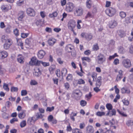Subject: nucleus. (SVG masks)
Here are the masks:
<instances>
[{
  "mask_svg": "<svg viewBox=\"0 0 133 133\" xmlns=\"http://www.w3.org/2000/svg\"><path fill=\"white\" fill-rule=\"evenodd\" d=\"M83 12V10L82 8L81 7L77 8L75 12V15L77 16L82 15Z\"/></svg>",
  "mask_w": 133,
  "mask_h": 133,
  "instance_id": "0eeeda50",
  "label": "nucleus"
},
{
  "mask_svg": "<svg viewBox=\"0 0 133 133\" xmlns=\"http://www.w3.org/2000/svg\"><path fill=\"white\" fill-rule=\"evenodd\" d=\"M67 73V70L65 68L62 69L61 71L62 76V77L64 76H65Z\"/></svg>",
  "mask_w": 133,
  "mask_h": 133,
  "instance_id": "4be33fe9",
  "label": "nucleus"
},
{
  "mask_svg": "<svg viewBox=\"0 0 133 133\" xmlns=\"http://www.w3.org/2000/svg\"><path fill=\"white\" fill-rule=\"evenodd\" d=\"M123 72L121 70L119 71V74L117 76V81L120 80L122 77Z\"/></svg>",
  "mask_w": 133,
  "mask_h": 133,
  "instance_id": "412c9836",
  "label": "nucleus"
},
{
  "mask_svg": "<svg viewBox=\"0 0 133 133\" xmlns=\"http://www.w3.org/2000/svg\"><path fill=\"white\" fill-rule=\"evenodd\" d=\"M101 78V77L99 76L97 78L96 83V86L98 87H99L101 84V83L100 81Z\"/></svg>",
  "mask_w": 133,
  "mask_h": 133,
  "instance_id": "a211bd4d",
  "label": "nucleus"
},
{
  "mask_svg": "<svg viewBox=\"0 0 133 133\" xmlns=\"http://www.w3.org/2000/svg\"><path fill=\"white\" fill-rule=\"evenodd\" d=\"M18 88L17 87H12L11 88V91L12 92H17L18 90Z\"/></svg>",
  "mask_w": 133,
  "mask_h": 133,
  "instance_id": "58836bf2",
  "label": "nucleus"
},
{
  "mask_svg": "<svg viewBox=\"0 0 133 133\" xmlns=\"http://www.w3.org/2000/svg\"><path fill=\"white\" fill-rule=\"evenodd\" d=\"M25 116V114L24 112H21L20 113L18 114V116L21 119L24 118Z\"/></svg>",
  "mask_w": 133,
  "mask_h": 133,
  "instance_id": "393cba45",
  "label": "nucleus"
},
{
  "mask_svg": "<svg viewBox=\"0 0 133 133\" xmlns=\"http://www.w3.org/2000/svg\"><path fill=\"white\" fill-rule=\"evenodd\" d=\"M19 17L18 19L20 21H22V20L23 18L25 16V15L24 14V12L22 11L19 12L18 14Z\"/></svg>",
  "mask_w": 133,
  "mask_h": 133,
  "instance_id": "4468645a",
  "label": "nucleus"
},
{
  "mask_svg": "<svg viewBox=\"0 0 133 133\" xmlns=\"http://www.w3.org/2000/svg\"><path fill=\"white\" fill-rule=\"evenodd\" d=\"M11 105V103L9 101H7L6 103L5 106L8 108Z\"/></svg>",
  "mask_w": 133,
  "mask_h": 133,
  "instance_id": "e2e57ef3",
  "label": "nucleus"
},
{
  "mask_svg": "<svg viewBox=\"0 0 133 133\" xmlns=\"http://www.w3.org/2000/svg\"><path fill=\"white\" fill-rule=\"evenodd\" d=\"M116 56V53H115L114 55L112 56H110L108 59L110 61L112 59H114L115 57Z\"/></svg>",
  "mask_w": 133,
  "mask_h": 133,
  "instance_id": "5fc2aeb1",
  "label": "nucleus"
},
{
  "mask_svg": "<svg viewBox=\"0 0 133 133\" xmlns=\"http://www.w3.org/2000/svg\"><path fill=\"white\" fill-rule=\"evenodd\" d=\"M97 63L99 64H102L105 61L106 58L103 54L99 53L97 56Z\"/></svg>",
  "mask_w": 133,
  "mask_h": 133,
  "instance_id": "f257e3e1",
  "label": "nucleus"
},
{
  "mask_svg": "<svg viewBox=\"0 0 133 133\" xmlns=\"http://www.w3.org/2000/svg\"><path fill=\"white\" fill-rule=\"evenodd\" d=\"M93 49L94 50H97L99 49V47L97 44L94 45L93 48Z\"/></svg>",
  "mask_w": 133,
  "mask_h": 133,
  "instance_id": "4d7b16f0",
  "label": "nucleus"
},
{
  "mask_svg": "<svg viewBox=\"0 0 133 133\" xmlns=\"http://www.w3.org/2000/svg\"><path fill=\"white\" fill-rule=\"evenodd\" d=\"M61 5L62 6H63L66 4V0H63L62 1H61Z\"/></svg>",
  "mask_w": 133,
  "mask_h": 133,
  "instance_id": "bf43d9fd",
  "label": "nucleus"
},
{
  "mask_svg": "<svg viewBox=\"0 0 133 133\" xmlns=\"http://www.w3.org/2000/svg\"><path fill=\"white\" fill-rule=\"evenodd\" d=\"M92 4L91 0H87L86 3L87 7L88 9H90L91 7Z\"/></svg>",
  "mask_w": 133,
  "mask_h": 133,
  "instance_id": "2eb2a0df",
  "label": "nucleus"
},
{
  "mask_svg": "<svg viewBox=\"0 0 133 133\" xmlns=\"http://www.w3.org/2000/svg\"><path fill=\"white\" fill-rule=\"evenodd\" d=\"M46 53L43 50H40L38 52L37 55L38 57L40 59L43 58L45 55Z\"/></svg>",
  "mask_w": 133,
  "mask_h": 133,
  "instance_id": "9b49d317",
  "label": "nucleus"
},
{
  "mask_svg": "<svg viewBox=\"0 0 133 133\" xmlns=\"http://www.w3.org/2000/svg\"><path fill=\"white\" fill-rule=\"evenodd\" d=\"M118 34L121 37H123L125 35L124 32L122 30H119L118 32Z\"/></svg>",
  "mask_w": 133,
  "mask_h": 133,
  "instance_id": "a878e982",
  "label": "nucleus"
},
{
  "mask_svg": "<svg viewBox=\"0 0 133 133\" xmlns=\"http://www.w3.org/2000/svg\"><path fill=\"white\" fill-rule=\"evenodd\" d=\"M74 95L75 96H77L80 97L82 95V93L79 90H76L74 92Z\"/></svg>",
  "mask_w": 133,
  "mask_h": 133,
  "instance_id": "5701e85b",
  "label": "nucleus"
},
{
  "mask_svg": "<svg viewBox=\"0 0 133 133\" xmlns=\"http://www.w3.org/2000/svg\"><path fill=\"white\" fill-rule=\"evenodd\" d=\"M119 15L122 18H124L126 16V14L125 12L121 11L119 13Z\"/></svg>",
  "mask_w": 133,
  "mask_h": 133,
  "instance_id": "7c9ffc66",
  "label": "nucleus"
},
{
  "mask_svg": "<svg viewBox=\"0 0 133 133\" xmlns=\"http://www.w3.org/2000/svg\"><path fill=\"white\" fill-rule=\"evenodd\" d=\"M73 78L72 75V74H69L68 75L66 78V79L68 81H71Z\"/></svg>",
  "mask_w": 133,
  "mask_h": 133,
  "instance_id": "cd10ccee",
  "label": "nucleus"
},
{
  "mask_svg": "<svg viewBox=\"0 0 133 133\" xmlns=\"http://www.w3.org/2000/svg\"><path fill=\"white\" fill-rule=\"evenodd\" d=\"M7 52L5 51H0V59H3L6 57L8 56Z\"/></svg>",
  "mask_w": 133,
  "mask_h": 133,
  "instance_id": "9d476101",
  "label": "nucleus"
},
{
  "mask_svg": "<svg viewBox=\"0 0 133 133\" xmlns=\"http://www.w3.org/2000/svg\"><path fill=\"white\" fill-rule=\"evenodd\" d=\"M76 25V22L74 20H70L68 23V28L69 29L71 30L72 31L74 32L73 29L75 27Z\"/></svg>",
  "mask_w": 133,
  "mask_h": 133,
  "instance_id": "20e7f679",
  "label": "nucleus"
},
{
  "mask_svg": "<svg viewBox=\"0 0 133 133\" xmlns=\"http://www.w3.org/2000/svg\"><path fill=\"white\" fill-rule=\"evenodd\" d=\"M105 114V112H104L98 111L96 113V115L97 116L100 117H101L103 116Z\"/></svg>",
  "mask_w": 133,
  "mask_h": 133,
  "instance_id": "2f4dec72",
  "label": "nucleus"
},
{
  "mask_svg": "<svg viewBox=\"0 0 133 133\" xmlns=\"http://www.w3.org/2000/svg\"><path fill=\"white\" fill-rule=\"evenodd\" d=\"M116 12L115 9L111 7L107 9L105 11V12L107 15L110 17L113 16L115 14Z\"/></svg>",
  "mask_w": 133,
  "mask_h": 133,
  "instance_id": "7ed1b4c3",
  "label": "nucleus"
},
{
  "mask_svg": "<svg viewBox=\"0 0 133 133\" xmlns=\"http://www.w3.org/2000/svg\"><path fill=\"white\" fill-rule=\"evenodd\" d=\"M84 81L82 79H79L78 81L77 84H84L85 83Z\"/></svg>",
  "mask_w": 133,
  "mask_h": 133,
  "instance_id": "a19ab883",
  "label": "nucleus"
},
{
  "mask_svg": "<svg viewBox=\"0 0 133 133\" xmlns=\"http://www.w3.org/2000/svg\"><path fill=\"white\" fill-rule=\"evenodd\" d=\"M92 15L91 13L90 12H88L86 15L85 17V18L86 19L88 18L91 17Z\"/></svg>",
  "mask_w": 133,
  "mask_h": 133,
  "instance_id": "49530a36",
  "label": "nucleus"
},
{
  "mask_svg": "<svg viewBox=\"0 0 133 133\" xmlns=\"http://www.w3.org/2000/svg\"><path fill=\"white\" fill-rule=\"evenodd\" d=\"M86 130L88 133H93L94 132V128L91 125L89 126L86 128Z\"/></svg>",
  "mask_w": 133,
  "mask_h": 133,
  "instance_id": "ddd939ff",
  "label": "nucleus"
},
{
  "mask_svg": "<svg viewBox=\"0 0 133 133\" xmlns=\"http://www.w3.org/2000/svg\"><path fill=\"white\" fill-rule=\"evenodd\" d=\"M53 116L52 115H49L48 117V120L49 122H51V121L53 119Z\"/></svg>",
  "mask_w": 133,
  "mask_h": 133,
  "instance_id": "13d9d810",
  "label": "nucleus"
},
{
  "mask_svg": "<svg viewBox=\"0 0 133 133\" xmlns=\"http://www.w3.org/2000/svg\"><path fill=\"white\" fill-rule=\"evenodd\" d=\"M26 121L25 120L22 121L20 124V126L21 127L23 128L26 125Z\"/></svg>",
  "mask_w": 133,
  "mask_h": 133,
  "instance_id": "ea45409f",
  "label": "nucleus"
},
{
  "mask_svg": "<svg viewBox=\"0 0 133 133\" xmlns=\"http://www.w3.org/2000/svg\"><path fill=\"white\" fill-rule=\"evenodd\" d=\"M37 84V82L35 80H31L30 82V84L32 85H35Z\"/></svg>",
  "mask_w": 133,
  "mask_h": 133,
  "instance_id": "3c124183",
  "label": "nucleus"
},
{
  "mask_svg": "<svg viewBox=\"0 0 133 133\" xmlns=\"http://www.w3.org/2000/svg\"><path fill=\"white\" fill-rule=\"evenodd\" d=\"M64 86L65 88L67 89H69V83L67 82L64 83Z\"/></svg>",
  "mask_w": 133,
  "mask_h": 133,
  "instance_id": "69168bd1",
  "label": "nucleus"
},
{
  "mask_svg": "<svg viewBox=\"0 0 133 133\" xmlns=\"http://www.w3.org/2000/svg\"><path fill=\"white\" fill-rule=\"evenodd\" d=\"M106 107L108 110H111L112 108V107L111 104L110 103H107L106 105Z\"/></svg>",
  "mask_w": 133,
  "mask_h": 133,
  "instance_id": "e433bc0d",
  "label": "nucleus"
},
{
  "mask_svg": "<svg viewBox=\"0 0 133 133\" xmlns=\"http://www.w3.org/2000/svg\"><path fill=\"white\" fill-rule=\"evenodd\" d=\"M117 111L121 116L125 117L127 116V115L123 111L118 110H117Z\"/></svg>",
  "mask_w": 133,
  "mask_h": 133,
  "instance_id": "b1692460",
  "label": "nucleus"
},
{
  "mask_svg": "<svg viewBox=\"0 0 133 133\" xmlns=\"http://www.w3.org/2000/svg\"><path fill=\"white\" fill-rule=\"evenodd\" d=\"M71 55L73 57H75L76 56V51L74 50H73L71 52Z\"/></svg>",
  "mask_w": 133,
  "mask_h": 133,
  "instance_id": "774afa93",
  "label": "nucleus"
},
{
  "mask_svg": "<svg viewBox=\"0 0 133 133\" xmlns=\"http://www.w3.org/2000/svg\"><path fill=\"white\" fill-rule=\"evenodd\" d=\"M85 124L84 123H80L79 125V127L80 129H83L85 127Z\"/></svg>",
  "mask_w": 133,
  "mask_h": 133,
  "instance_id": "680f3d73",
  "label": "nucleus"
},
{
  "mask_svg": "<svg viewBox=\"0 0 133 133\" xmlns=\"http://www.w3.org/2000/svg\"><path fill=\"white\" fill-rule=\"evenodd\" d=\"M55 73L57 77H59L60 76V72L59 69H57Z\"/></svg>",
  "mask_w": 133,
  "mask_h": 133,
  "instance_id": "c03bdc74",
  "label": "nucleus"
},
{
  "mask_svg": "<svg viewBox=\"0 0 133 133\" xmlns=\"http://www.w3.org/2000/svg\"><path fill=\"white\" fill-rule=\"evenodd\" d=\"M9 39H8L4 35H3L2 36L1 38V40L3 42H5L6 41H7Z\"/></svg>",
  "mask_w": 133,
  "mask_h": 133,
  "instance_id": "473e14b6",
  "label": "nucleus"
},
{
  "mask_svg": "<svg viewBox=\"0 0 133 133\" xmlns=\"http://www.w3.org/2000/svg\"><path fill=\"white\" fill-rule=\"evenodd\" d=\"M126 124L128 126L133 125V120H128L126 123Z\"/></svg>",
  "mask_w": 133,
  "mask_h": 133,
  "instance_id": "c85d7f7f",
  "label": "nucleus"
},
{
  "mask_svg": "<svg viewBox=\"0 0 133 133\" xmlns=\"http://www.w3.org/2000/svg\"><path fill=\"white\" fill-rule=\"evenodd\" d=\"M42 64L45 67L49 66V63H46L42 61Z\"/></svg>",
  "mask_w": 133,
  "mask_h": 133,
  "instance_id": "6e6d98bb",
  "label": "nucleus"
},
{
  "mask_svg": "<svg viewBox=\"0 0 133 133\" xmlns=\"http://www.w3.org/2000/svg\"><path fill=\"white\" fill-rule=\"evenodd\" d=\"M23 0H19L17 2V3L18 6H20L23 3Z\"/></svg>",
  "mask_w": 133,
  "mask_h": 133,
  "instance_id": "0e129e2a",
  "label": "nucleus"
},
{
  "mask_svg": "<svg viewBox=\"0 0 133 133\" xmlns=\"http://www.w3.org/2000/svg\"><path fill=\"white\" fill-rule=\"evenodd\" d=\"M36 59L35 58L33 57L30 62V64L31 65H35L37 62Z\"/></svg>",
  "mask_w": 133,
  "mask_h": 133,
  "instance_id": "6ab92c4d",
  "label": "nucleus"
},
{
  "mask_svg": "<svg viewBox=\"0 0 133 133\" xmlns=\"http://www.w3.org/2000/svg\"><path fill=\"white\" fill-rule=\"evenodd\" d=\"M97 74L95 72H93L91 74V77L93 78V81H95L97 78Z\"/></svg>",
  "mask_w": 133,
  "mask_h": 133,
  "instance_id": "f704fd0d",
  "label": "nucleus"
},
{
  "mask_svg": "<svg viewBox=\"0 0 133 133\" xmlns=\"http://www.w3.org/2000/svg\"><path fill=\"white\" fill-rule=\"evenodd\" d=\"M57 61L60 64H61L63 63V61L61 60V59L59 58L57 59Z\"/></svg>",
  "mask_w": 133,
  "mask_h": 133,
  "instance_id": "052dcab7",
  "label": "nucleus"
},
{
  "mask_svg": "<svg viewBox=\"0 0 133 133\" xmlns=\"http://www.w3.org/2000/svg\"><path fill=\"white\" fill-rule=\"evenodd\" d=\"M122 64L124 66L127 68H129L131 65L130 61L128 59L123 60L122 62Z\"/></svg>",
  "mask_w": 133,
  "mask_h": 133,
  "instance_id": "39448f33",
  "label": "nucleus"
},
{
  "mask_svg": "<svg viewBox=\"0 0 133 133\" xmlns=\"http://www.w3.org/2000/svg\"><path fill=\"white\" fill-rule=\"evenodd\" d=\"M44 22V20L39 19L37 20L35 23V24L37 26H41L43 24Z\"/></svg>",
  "mask_w": 133,
  "mask_h": 133,
  "instance_id": "aec40b11",
  "label": "nucleus"
},
{
  "mask_svg": "<svg viewBox=\"0 0 133 133\" xmlns=\"http://www.w3.org/2000/svg\"><path fill=\"white\" fill-rule=\"evenodd\" d=\"M35 70V72L34 73V75L38 77L41 74V72L39 68L36 69Z\"/></svg>",
  "mask_w": 133,
  "mask_h": 133,
  "instance_id": "dca6fc26",
  "label": "nucleus"
},
{
  "mask_svg": "<svg viewBox=\"0 0 133 133\" xmlns=\"http://www.w3.org/2000/svg\"><path fill=\"white\" fill-rule=\"evenodd\" d=\"M116 25V22L115 21H114L112 22V23L111 24L109 25V28H114Z\"/></svg>",
  "mask_w": 133,
  "mask_h": 133,
  "instance_id": "bb28decb",
  "label": "nucleus"
},
{
  "mask_svg": "<svg viewBox=\"0 0 133 133\" xmlns=\"http://www.w3.org/2000/svg\"><path fill=\"white\" fill-rule=\"evenodd\" d=\"M28 34L22 33L21 34V36L22 37L24 38L28 36Z\"/></svg>",
  "mask_w": 133,
  "mask_h": 133,
  "instance_id": "338daca9",
  "label": "nucleus"
},
{
  "mask_svg": "<svg viewBox=\"0 0 133 133\" xmlns=\"http://www.w3.org/2000/svg\"><path fill=\"white\" fill-rule=\"evenodd\" d=\"M27 94L26 90H23L21 91V95L22 96H25Z\"/></svg>",
  "mask_w": 133,
  "mask_h": 133,
  "instance_id": "8fccbe9b",
  "label": "nucleus"
},
{
  "mask_svg": "<svg viewBox=\"0 0 133 133\" xmlns=\"http://www.w3.org/2000/svg\"><path fill=\"white\" fill-rule=\"evenodd\" d=\"M23 58L22 57H21L17 58V61L18 62L20 63H23L24 61L23 60Z\"/></svg>",
  "mask_w": 133,
  "mask_h": 133,
  "instance_id": "09e8293b",
  "label": "nucleus"
},
{
  "mask_svg": "<svg viewBox=\"0 0 133 133\" xmlns=\"http://www.w3.org/2000/svg\"><path fill=\"white\" fill-rule=\"evenodd\" d=\"M3 88L6 91H8L9 90V88H8V84L5 83L4 84Z\"/></svg>",
  "mask_w": 133,
  "mask_h": 133,
  "instance_id": "4c0bfd02",
  "label": "nucleus"
},
{
  "mask_svg": "<svg viewBox=\"0 0 133 133\" xmlns=\"http://www.w3.org/2000/svg\"><path fill=\"white\" fill-rule=\"evenodd\" d=\"M18 121V119L16 118H14L10 120V123L13 124L15 122L17 121Z\"/></svg>",
  "mask_w": 133,
  "mask_h": 133,
  "instance_id": "864d4df0",
  "label": "nucleus"
},
{
  "mask_svg": "<svg viewBox=\"0 0 133 133\" xmlns=\"http://www.w3.org/2000/svg\"><path fill=\"white\" fill-rule=\"evenodd\" d=\"M73 47L70 44L68 45L65 47L66 51L68 52H71V50L73 49Z\"/></svg>",
  "mask_w": 133,
  "mask_h": 133,
  "instance_id": "f3484780",
  "label": "nucleus"
},
{
  "mask_svg": "<svg viewBox=\"0 0 133 133\" xmlns=\"http://www.w3.org/2000/svg\"><path fill=\"white\" fill-rule=\"evenodd\" d=\"M81 35L82 37L85 38L88 41L90 40L92 38V35L90 33L83 32L81 33Z\"/></svg>",
  "mask_w": 133,
  "mask_h": 133,
  "instance_id": "f03ea898",
  "label": "nucleus"
},
{
  "mask_svg": "<svg viewBox=\"0 0 133 133\" xmlns=\"http://www.w3.org/2000/svg\"><path fill=\"white\" fill-rule=\"evenodd\" d=\"M82 61H85L89 62L91 61L90 59L88 57H84L82 58Z\"/></svg>",
  "mask_w": 133,
  "mask_h": 133,
  "instance_id": "72a5a7b5",
  "label": "nucleus"
},
{
  "mask_svg": "<svg viewBox=\"0 0 133 133\" xmlns=\"http://www.w3.org/2000/svg\"><path fill=\"white\" fill-rule=\"evenodd\" d=\"M87 104L86 101L84 100H82L80 102V104L82 107H84Z\"/></svg>",
  "mask_w": 133,
  "mask_h": 133,
  "instance_id": "c9c22d12",
  "label": "nucleus"
},
{
  "mask_svg": "<svg viewBox=\"0 0 133 133\" xmlns=\"http://www.w3.org/2000/svg\"><path fill=\"white\" fill-rule=\"evenodd\" d=\"M11 40L9 39L7 41L5 42V44L4 45V48L5 50H7L9 48L10 46L12 44Z\"/></svg>",
  "mask_w": 133,
  "mask_h": 133,
  "instance_id": "1a4fd4ad",
  "label": "nucleus"
},
{
  "mask_svg": "<svg viewBox=\"0 0 133 133\" xmlns=\"http://www.w3.org/2000/svg\"><path fill=\"white\" fill-rule=\"evenodd\" d=\"M74 7V5L72 3L69 2L66 5L65 9L67 11L71 12L72 11Z\"/></svg>",
  "mask_w": 133,
  "mask_h": 133,
  "instance_id": "423d86ee",
  "label": "nucleus"
},
{
  "mask_svg": "<svg viewBox=\"0 0 133 133\" xmlns=\"http://www.w3.org/2000/svg\"><path fill=\"white\" fill-rule=\"evenodd\" d=\"M14 32L15 35L16 36H18L19 35V30L17 29H14Z\"/></svg>",
  "mask_w": 133,
  "mask_h": 133,
  "instance_id": "de8ad7c7",
  "label": "nucleus"
},
{
  "mask_svg": "<svg viewBox=\"0 0 133 133\" xmlns=\"http://www.w3.org/2000/svg\"><path fill=\"white\" fill-rule=\"evenodd\" d=\"M37 117L38 118H42L43 117V115L40 113H37L36 115Z\"/></svg>",
  "mask_w": 133,
  "mask_h": 133,
  "instance_id": "603ef678",
  "label": "nucleus"
},
{
  "mask_svg": "<svg viewBox=\"0 0 133 133\" xmlns=\"http://www.w3.org/2000/svg\"><path fill=\"white\" fill-rule=\"evenodd\" d=\"M122 102L123 104L125 105H128L129 103V101L126 100L125 99L122 100Z\"/></svg>",
  "mask_w": 133,
  "mask_h": 133,
  "instance_id": "a18cd8bd",
  "label": "nucleus"
},
{
  "mask_svg": "<svg viewBox=\"0 0 133 133\" xmlns=\"http://www.w3.org/2000/svg\"><path fill=\"white\" fill-rule=\"evenodd\" d=\"M124 52V50L123 48L122 47H120L118 48V52L120 53L123 54Z\"/></svg>",
  "mask_w": 133,
  "mask_h": 133,
  "instance_id": "79ce46f5",
  "label": "nucleus"
},
{
  "mask_svg": "<svg viewBox=\"0 0 133 133\" xmlns=\"http://www.w3.org/2000/svg\"><path fill=\"white\" fill-rule=\"evenodd\" d=\"M27 14L30 16H34L35 14V11L33 9L31 8H28L26 11Z\"/></svg>",
  "mask_w": 133,
  "mask_h": 133,
  "instance_id": "6e6552de",
  "label": "nucleus"
},
{
  "mask_svg": "<svg viewBox=\"0 0 133 133\" xmlns=\"http://www.w3.org/2000/svg\"><path fill=\"white\" fill-rule=\"evenodd\" d=\"M54 109V107L53 106L51 107H48L46 109V111H49V112H51Z\"/></svg>",
  "mask_w": 133,
  "mask_h": 133,
  "instance_id": "37998d69",
  "label": "nucleus"
},
{
  "mask_svg": "<svg viewBox=\"0 0 133 133\" xmlns=\"http://www.w3.org/2000/svg\"><path fill=\"white\" fill-rule=\"evenodd\" d=\"M58 15V13L56 11H55L52 14H50L49 16L50 17H56Z\"/></svg>",
  "mask_w": 133,
  "mask_h": 133,
  "instance_id": "c756f323",
  "label": "nucleus"
},
{
  "mask_svg": "<svg viewBox=\"0 0 133 133\" xmlns=\"http://www.w3.org/2000/svg\"><path fill=\"white\" fill-rule=\"evenodd\" d=\"M56 40L54 38H50L48 41L49 45L52 46L56 43Z\"/></svg>",
  "mask_w": 133,
  "mask_h": 133,
  "instance_id": "f8f14e48",
  "label": "nucleus"
}]
</instances>
